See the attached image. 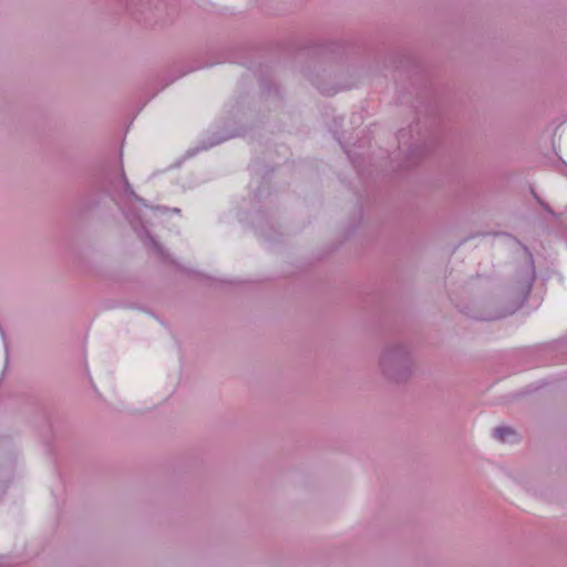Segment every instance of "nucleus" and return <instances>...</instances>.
I'll use <instances>...</instances> for the list:
<instances>
[{
  "label": "nucleus",
  "instance_id": "nucleus-9",
  "mask_svg": "<svg viewBox=\"0 0 567 567\" xmlns=\"http://www.w3.org/2000/svg\"><path fill=\"white\" fill-rule=\"evenodd\" d=\"M173 210H174V213H179L178 208H174Z\"/></svg>",
  "mask_w": 567,
  "mask_h": 567
},
{
  "label": "nucleus",
  "instance_id": "nucleus-3",
  "mask_svg": "<svg viewBox=\"0 0 567 567\" xmlns=\"http://www.w3.org/2000/svg\"><path fill=\"white\" fill-rule=\"evenodd\" d=\"M515 435L516 431L511 426H497L493 432V436L501 442H507L509 436Z\"/></svg>",
  "mask_w": 567,
  "mask_h": 567
},
{
  "label": "nucleus",
  "instance_id": "nucleus-2",
  "mask_svg": "<svg viewBox=\"0 0 567 567\" xmlns=\"http://www.w3.org/2000/svg\"><path fill=\"white\" fill-rule=\"evenodd\" d=\"M534 282L533 274L519 275L502 291L498 302L504 305L501 309L480 317L481 320H497L514 313L519 309L529 296Z\"/></svg>",
  "mask_w": 567,
  "mask_h": 567
},
{
  "label": "nucleus",
  "instance_id": "nucleus-6",
  "mask_svg": "<svg viewBox=\"0 0 567 567\" xmlns=\"http://www.w3.org/2000/svg\"><path fill=\"white\" fill-rule=\"evenodd\" d=\"M123 179H124V184H125V192L133 195L137 200L142 202L143 199L135 195V193L133 192V189L125 176H123Z\"/></svg>",
  "mask_w": 567,
  "mask_h": 567
},
{
  "label": "nucleus",
  "instance_id": "nucleus-8",
  "mask_svg": "<svg viewBox=\"0 0 567 567\" xmlns=\"http://www.w3.org/2000/svg\"><path fill=\"white\" fill-rule=\"evenodd\" d=\"M533 196L538 204H539V200H543L535 192H533Z\"/></svg>",
  "mask_w": 567,
  "mask_h": 567
},
{
  "label": "nucleus",
  "instance_id": "nucleus-5",
  "mask_svg": "<svg viewBox=\"0 0 567 567\" xmlns=\"http://www.w3.org/2000/svg\"><path fill=\"white\" fill-rule=\"evenodd\" d=\"M224 138H214L209 140L208 142H203V144L198 147V150H208L209 147H213L219 143H221Z\"/></svg>",
  "mask_w": 567,
  "mask_h": 567
},
{
  "label": "nucleus",
  "instance_id": "nucleus-7",
  "mask_svg": "<svg viewBox=\"0 0 567 567\" xmlns=\"http://www.w3.org/2000/svg\"><path fill=\"white\" fill-rule=\"evenodd\" d=\"M539 205L544 208V210H546L547 213H549L550 215H555L554 210L550 208V206L545 203L544 200H539Z\"/></svg>",
  "mask_w": 567,
  "mask_h": 567
},
{
  "label": "nucleus",
  "instance_id": "nucleus-4",
  "mask_svg": "<svg viewBox=\"0 0 567 567\" xmlns=\"http://www.w3.org/2000/svg\"><path fill=\"white\" fill-rule=\"evenodd\" d=\"M142 233L150 240L152 247L158 252H162V246L157 240H155V238L152 236L151 231L146 227H142Z\"/></svg>",
  "mask_w": 567,
  "mask_h": 567
},
{
  "label": "nucleus",
  "instance_id": "nucleus-1",
  "mask_svg": "<svg viewBox=\"0 0 567 567\" xmlns=\"http://www.w3.org/2000/svg\"><path fill=\"white\" fill-rule=\"evenodd\" d=\"M412 347L405 342L393 341L384 344L378 357V369L389 382L406 383L414 373Z\"/></svg>",
  "mask_w": 567,
  "mask_h": 567
}]
</instances>
